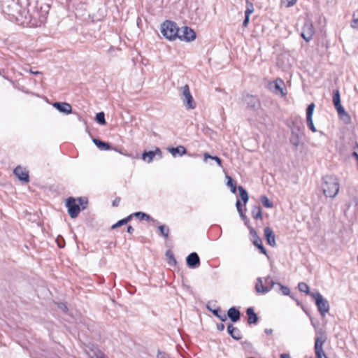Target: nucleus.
Masks as SVG:
<instances>
[{"mask_svg": "<svg viewBox=\"0 0 358 358\" xmlns=\"http://www.w3.org/2000/svg\"><path fill=\"white\" fill-rule=\"evenodd\" d=\"M250 235L252 237L253 244L260 250L262 254L266 255V250L262 245V239L258 236L257 231L252 228L249 227Z\"/></svg>", "mask_w": 358, "mask_h": 358, "instance_id": "nucleus-10", "label": "nucleus"}, {"mask_svg": "<svg viewBox=\"0 0 358 358\" xmlns=\"http://www.w3.org/2000/svg\"><path fill=\"white\" fill-rule=\"evenodd\" d=\"M120 201V198H116L113 201V206H117L119 205V203Z\"/></svg>", "mask_w": 358, "mask_h": 358, "instance_id": "nucleus-51", "label": "nucleus"}, {"mask_svg": "<svg viewBox=\"0 0 358 358\" xmlns=\"http://www.w3.org/2000/svg\"><path fill=\"white\" fill-rule=\"evenodd\" d=\"M315 304L322 317H324L329 312L330 305L329 301L319 292H315Z\"/></svg>", "mask_w": 358, "mask_h": 358, "instance_id": "nucleus-4", "label": "nucleus"}, {"mask_svg": "<svg viewBox=\"0 0 358 358\" xmlns=\"http://www.w3.org/2000/svg\"><path fill=\"white\" fill-rule=\"evenodd\" d=\"M289 354H286V353H284V354H281L280 355V358H289Z\"/></svg>", "mask_w": 358, "mask_h": 358, "instance_id": "nucleus-54", "label": "nucleus"}, {"mask_svg": "<svg viewBox=\"0 0 358 358\" xmlns=\"http://www.w3.org/2000/svg\"><path fill=\"white\" fill-rule=\"evenodd\" d=\"M298 287L301 292H305L306 294L309 293V287L306 283L300 282L299 283Z\"/></svg>", "mask_w": 358, "mask_h": 358, "instance_id": "nucleus-41", "label": "nucleus"}, {"mask_svg": "<svg viewBox=\"0 0 358 358\" xmlns=\"http://www.w3.org/2000/svg\"><path fill=\"white\" fill-rule=\"evenodd\" d=\"M156 153H161V151L159 148H157L155 151L144 152L142 155V159L146 161L148 163H150Z\"/></svg>", "mask_w": 358, "mask_h": 358, "instance_id": "nucleus-23", "label": "nucleus"}, {"mask_svg": "<svg viewBox=\"0 0 358 358\" xmlns=\"http://www.w3.org/2000/svg\"><path fill=\"white\" fill-rule=\"evenodd\" d=\"M182 94L180 98L187 110L194 109L196 108V103L191 94L189 87L187 85H184L181 87Z\"/></svg>", "mask_w": 358, "mask_h": 358, "instance_id": "nucleus-5", "label": "nucleus"}, {"mask_svg": "<svg viewBox=\"0 0 358 358\" xmlns=\"http://www.w3.org/2000/svg\"><path fill=\"white\" fill-rule=\"evenodd\" d=\"M277 285L284 295H289L290 294L289 289L287 287L282 285L280 283H277Z\"/></svg>", "mask_w": 358, "mask_h": 358, "instance_id": "nucleus-43", "label": "nucleus"}, {"mask_svg": "<svg viewBox=\"0 0 358 358\" xmlns=\"http://www.w3.org/2000/svg\"><path fill=\"white\" fill-rule=\"evenodd\" d=\"M236 208H237V210L238 212L240 214V216L244 219L245 217V215L243 214V209H242V204L241 203V201L239 200H237L236 201Z\"/></svg>", "mask_w": 358, "mask_h": 358, "instance_id": "nucleus-42", "label": "nucleus"}, {"mask_svg": "<svg viewBox=\"0 0 358 358\" xmlns=\"http://www.w3.org/2000/svg\"><path fill=\"white\" fill-rule=\"evenodd\" d=\"M58 308L59 309L62 310L64 312H66L67 310L66 306L62 303H58Z\"/></svg>", "mask_w": 358, "mask_h": 358, "instance_id": "nucleus-49", "label": "nucleus"}, {"mask_svg": "<svg viewBox=\"0 0 358 358\" xmlns=\"http://www.w3.org/2000/svg\"><path fill=\"white\" fill-rule=\"evenodd\" d=\"M171 257L172 258V259L173 260L174 262H176V259H174V257H173V255L171 256Z\"/></svg>", "mask_w": 358, "mask_h": 358, "instance_id": "nucleus-57", "label": "nucleus"}, {"mask_svg": "<svg viewBox=\"0 0 358 358\" xmlns=\"http://www.w3.org/2000/svg\"><path fill=\"white\" fill-rule=\"evenodd\" d=\"M341 101L340 92L338 90L334 91L333 102Z\"/></svg>", "mask_w": 358, "mask_h": 358, "instance_id": "nucleus-45", "label": "nucleus"}, {"mask_svg": "<svg viewBox=\"0 0 358 358\" xmlns=\"http://www.w3.org/2000/svg\"><path fill=\"white\" fill-rule=\"evenodd\" d=\"M322 190L327 197H335L339 191V182L336 178L332 176H325L322 179Z\"/></svg>", "mask_w": 358, "mask_h": 358, "instance_id": "nucleus-1", "label": "nucleus"}, {"mask_svg": "<svg viewBox=\"0 0 358 358\" xmlns=\"http://www.w3.org/2000/svg\"><path fill=\"white\" fill-rule=\"evenodd\" d=\"M264 236L266 241L271 246L275 245V236L273 231L268 227L264 228Z\"/></svg>", "mask_w": 358, "mask_h": 358, "instance_id": "nucleus-15", "label": "nucleus"}, {"mask_svg": "<svg viewBox=\"0 0 358 358\" xmlns=\"http://www.w3.org/2000/svg\"><path fill=\"white\" fill-rule=\"evenodd\" d=\"M317 358H328L324 352V351H322L315 353Z\"/></svg>", "mask_w": 358, "mask_h": 358, "instance_id": "nucleus-48", "label": "nucleus"}, {"mask_svg": "<svg viewBox=\"0 0 358 358\" xmlns=\"http://www.w3.org/2000/svg\"><path fill=\"white\" fill-rule=\"evenodd\" d=\"M227 316L233 322H236L240 320V311L235 307H231L228 310Z\"/></svg>", "mask_w": 358, "mask_h": 358, "instance_id": "nucleus-18", "label": "nucleus"}, {"mask_svg": "<svg viewBox=\"0 0 358 358\" xmlns=\"http://www.w3.org/2000/svg\"><path fill=\"white\" fill-rule=\"evenodd\" d=\"M249 358H255V357H249Z\"/></svg>", "mask_w": 358, "mask_h": 358, "instance_id": "nucleus-59", "label": "nucleus"}, {"mask_svg": "<svg viewBox=\"0 0 358 358\" xmlns=\"http://www.w3.org/2000/svg\"><path fill=\"white\" fill-rule=\"evenodd\" d=\"M246 313L248 315V324H256L258 322V316L255 313L253 308L250 307V308H247Z\"/></svg>", "mask_w": 358, "mask_h": 358, "instance_id": "nucleus-17", "label": "nucleus"}, {"mask_svg": "<svg viewBox=\"0 0 358 358\" xmlns=\"http://www.w3.org/2000/svg\"><path fill=\"white\" fill-rule=\"evenodd\" d=\"M208 309L211 311L216 317H217L222 322H224L227 320V315L222 313L220 308L212 309L208 306H207Z\"/></svg>", "mask_w": 358, "mask_h": 358, "instance_id": "nucleus-24", "label": "nucleus"}, {"mask_svg": "<svg viewBox=\"0 0 358 358\" xmlns=\"http://www.w3.org/2000/svg\"><path fill=\"white\" fill-rule=\"evenodd\" d=\"M90 358H106L105 355L98 348L91 350V354H89Z\"/></svg>", "mask_w": 358, "mask_h": 358, "instance_id": "nucleus-28", "label": "nucleus"}, {"mask_svg": "<svg viewBox=\"0 0 358 358\" xmlns=\"http://www.w3.org/2000/svg\"><path fill=\"white\" fill-rule=\"evenodd\" d=\"M96 121L101 125H105L106 124L105 120V114L103 112H99L96 115Z\"/></svg>", "mask_w": 358, "mask_h": 358, "instance_id": "nucleus-32", "label": "nucleus"}, {"mask_svg": "<svg viewBox=\"0 0 358 358\" xmlns=\"http://www.w3.org/2000/svg\"><path fill=\"white\" fill-rule=\"evenodd\" d=\"M351 27L353 29H358V10L352 14Z\"/></svg>", "mask_w": 358, "mask_h": 358, "instance_id": "nucleus-35", "label": "nucleus"}, {"mask_svg": "<svg viewBox=\"0 0 358 358\" xmlns=\"http://www.w3.org/2000/svg\"><path fill=\"white\" fill-rule=\"evenodd\" d=\"M227 331L234 339L238 341L241 338V331L231 324L227 326Z\"/></svg>", "mask_w": 358, "mask_h": 358, "instance_id": "nucleus-19", "label": "nucleus"}, {"mask_svg": "<svg viewBox=\"0 0 358 358\" xmlns=\"http://www.w3.org/2000/svg\"><path fill=\"white\" fill-rule=\"evenodd\" d=\"M227 178L228 179L227 185L231 187V192L235 194L236 192V183L234 182L232 178L230 176H227Z\"/></svg>", "mask_w": 358, "mask_h": 358, "instance_id": "nucleus-37", "label": "nucleus"}, {"mask_svg": "<svg viewBox=\"0 0 358 358\" xmlns=\"http://www.w3.org/2000/svg\"><path fill=\"white\" fill-rule=\"evenodd\" d=\"M296 0H281V4H285L287 8L293 6Z\"/></svg>", "mask_w": 358, "mask_h": 358, "instance_id": "nucleus-44", "label": "nucleus"}, {"mask_svg": "<svg viewBox=\"0 0 358 358\" xmlns=\"http://www.w3.org/2000/svg\"><path fill=\"white\" fill-rule=\"evenodd\" d=\"M30 72H31L32 74H34V75H38V74H40V73H41V72H39V71H31H31H30Z\"/></svg>", "mask_w": 358, "mask_h": 358, "instance_id": "nucleus-56", "label": "nucleus"}, {"mask_svg": "<svg viewBox=\"0 0 358 358\" xmlns=\"http://www.w3.org/2000/svg\"><path fill=\"white\" fill-rule=\"evenodd\" d=\"M313 112V103H311L310 104L308 105V106L307 108L306 119H307L308 126L312 131H313V122L312 120Z\"/></svg>", "mask_w": 358, "mask_h": 358, "instance_id": "nucleus-20", "label": "nucleus"}, {"mask_svg": "<svg viewBox=\"0 0 358 358\" xmlns=\"http://www.w3.org/2000/svg\"><path fill=\"white\" fill-rule=\"evenodd\" d=\"M327 336L325 332L320 331L317 332V336L315 341V352L324 351L323 345L326 342Z\"/></svg>", "mask_w": 358, "mask_h": 358, "instance_id": "nucleus-9", "label": "nucleus"}, {"mask_svg": "<svg viewBox=\"0 0 358 358\" xmlns=\"http://www.w3.org/2000/svg\"><path fill=\"white\" fill-rule=\"evenodd\" d=\"M243 101L247 104L248 107L252 110H255L259 106V101L258 98L249 94H247L243 96Z\"/></svg>", "mask_w": 358, "mask_h": 358, "instance_id": "nucleus-12", "label": "nucleus"}, {"mask_svg": "<svg viewBox=\"0 0 358 358\" xmlns=\"http://www.w3.org/2000/svg\"><path fill=\"white\" fill-rule=\"evenodd\" d=\"M131 217H132V215H130L128 217H127L126 218H124V219L118 221L116 224H115L112 226V228L115 229V228L122 226L123 224H126L127 222H129L130 221V220L131 219Z\"/></svg>", "mask_w": 358, "mask_h": 358, "instance_id": "nucleus-34", "label": "nucleus"}, {"mask_svg": "<svg viewBox=\"0 0 358 358\" xmlns=\"http://www.w3.org/2000/svg\"><path fill=\"white\" fill-rule=\"evenodd\" d=\"M53 106L59 112L70 114L72 111L71 106L66 102H55Z\"/></svg>", "mask_w": 358, "mask_h": 358, "instance_id": "nucleus-14", "label": "nucleus"}, {"mask_svg": "<svg viewBox=\"0 0 358 358\" xmlns=\"http://www.w3.org/2000/svg\"><path fill=\"white\" fill-rule=\"evenodd\" d=\"M14 174L20 181L28 182L29 181V172L22 169L20 166H17L13 171Z\"/></svg>", "mask_w": 358, "mask_h": 358, "instance_id": "nucleus-13", "label": "nucleus"}, {"mask_svg": "<svg viewBox=\"0 0 358 358\" xmlns=\"http://www.w3.org/2000/svg\"><path fill=\"white\" fill-rule=\"evenodd\" d=\"M255 289L257 292L267 293L271 290V287L268 285H264L262 279L261 278H257V282L255 285Z\"/></svg>", "mask_w": 358, "mask_h": 358, "instance_id": "nucleus-22", "label": "nucleus"}, {"mask_svg": "<svg viewBox=\"0 0 358 358\" xmlns=\"http://www.w3.org/2000/svg\"><path fill=\"white\" fill-rule=\"evenodd\" d=\"M134 231V229L131 227V226H128L127 227V231L129 234H132Z\"/></svg>", "mask_w": 358, "mask_h": 358, "instance_id": "nucleus-53", "label": "nucleus"}, {"mask_svg": "<svg viewBox=\"0 0 358 358\" xmlns=\"http://www.w3.org/2000/svg\"><path fill=\"white\" fill-rule=\"evenodd\" d=\"M3 12L8 15L15 18L17 21L20 20V6L14 0L8 1L3 4Z\"/></svg>", "mask_w": 358, "mask_h": 358, "instance_id": "nucleus-3", "label": "nucleus"}, {"mask_svg": "<svg viewBox=\"0 0 358 358\" xmlns=\"http://www.w3.org/2000/svg\"><path fill=\"white\" fill-rule=\"evenodd\" d=\"M282 85H284V83L282 80H277L274 83V88L276 93H280L282 95H284L285 93L282 91Z\"/></svg>", "mask_w": 358, "mask_h": 358, "instance_id": "nucleus-30", "label": "nucleus"}, {"mask_svg": "<svg viewBox=\"0 0 358 358\" xmlns=\"http://www.w3.org/2000/svg\"><path fill=\"white\" fill-rule=\"evenodd\" d=\"M301 35L304 38V40L306 41H310L313 36V29L312 28V24H305Z\"/></svg>", "mask_w": 358, "mask_h": 358, "instance_id": "nucleus-16", "label": "nucleus"}, {"mask_svg": "<svg viewBox=\"0 0 358 358\" xmlns=\"http://www.w3.org/2000/svg\"><path fill=\"white\" fill-rule=\"evenodd\" d=\"M238 190L241 199L245 203L249 199L247 191L242 186H238Z\"/></svg>", "mask_w": 358, "mask_h": 358, "instance_id": "nucleus-27", "label": "nucleus"}, {"mask_svg": "<svg viewBox=\"0 0 358 358\" xmlns=\"http://www.w3.org/2000/svg\"><path fill=\"white\" fill-rule=\"evenodd\" d=\"M260 200L265 208H271L273 206V203L265 195L261 196Z\"/></svg>", "mask_w": 358, "mask_h": 358, "instance_id": "nucleus-31", "label": "nucleus"}, {"mask_svg": "<svg viewBox=\"0 0 358 358\" xmlns=\"http://www.w3.org/2000/svg\"><path fill=\"white\" fill-rule=\"evenodd\" d=\"M56 241L57 243V245L59 248H62L64 247V241L62 238H60V237H57V238L56 239Z\"/></svg>", "mask_w": 358, "mask_h": 358, "instance_id": "nucleus-46", "label": "nucleus"}, {"mask_svg": "<svg viewBox=\"0 0 358 358\" xmlns=\"http://www.w3.org/2000/svg\"><path fill=\"white\" fill-rule=\"evenodd\" d=\"M186 263L188 267L196 268L200 266V258L196 252L190 253L186 258Z\"/></svg>", "mask_w": 358, "mask_h": 358, "instance_id": "nucleus-11", "label": "nucleus"}, {"mask_svg": "<svg viewBox=\"0 0 358 358\" xmlns=\"http://www.w3.org/2000/svg\"><path fill=\"white\" fill-rule=\"evenodd\" d=\"M66 206L68 208V213L70 217L73 219L77 217L80 211V207L76 202V199L73 197H69L66 199Z\"/></svg>", "mask_w": 358, "mask_h": 358, "instance_id": "nucleus-6", "label": "nucleus"}, {"mask_svg": "<svg viewBox=\"0 0 358 358\" xmlns=\"http://www.w3.org/2000/svg\"><path fill=\"white\" fill-rule=\"evenodd\" d=\"M204 158H205V159H206L208 158L214 159L220 166H222V160L217 156H211L208 153H205Z\"/></svg>", "mask_w": 358, "mask_h": 358, "instance_id": "nucleus-40", "label": "nucleus"}, {"mask_svg": "<svg viewBox=\"0 0 358 358\" xmlns=\"http://www.w3.org/2000/svg\"><path fill=\"white\" fill-rule=\"evenodd\" d=\"M250 15L245 14V19H244V20L243 22V24H242L243 27H248L249 20H250Z\"/></svg>", "mask_w": 358, "mask_h": 358, "instance_id": "nucleus-47", "label": "nucleus"}, {"mask_svg": "<svg viewBox=\"0 0 358 358\" xmlns=\"http://www.w3.org/2000/svg\"><path fill=\"white\" fill-rule=\"evenodd\" d=\"M76 202L79 204V206H82L83 209H85L87 205V200L85 198L79 197L76 199Z\"/></svg>", "mask_w": 358, "mask_h": 358, "instance_id": "nucleus-39", "label": "nucleus"}, {"mask_svg": "<svg viewBox=\"0 0 358 358\" xmlns=\"http://www.w3.org/2000/svg\"><path fill=\"white\" fill-rule=\"evenodd\" d=\"M178 38L181 41H194L196 38V34L194 31L188 27H183L181 29L179 30Z\"/></svg>", "mask_w": 358, "mask_h": 358, "instance_id": "nucleus-7", "label": "nucleus"}, {"mask_svg": "<svg viewBox=\"0 0 358 358\" xmlns=\"http://www.w3.org/2000/svg\"><path fill=\"white\" fill-rule=\"evenodd\" d=\"M168 150L173 157H176L177 155L182 156L187 152L186 148L182 145H179L176 148H169Z\"/></svg>", "mask_w": 358, "mask_h": 358, "instance_id": "nucleus-21", "label": "nucleus"}, {"mask_svg": "<svg viewBox=\"0 0 358 358\" xmlns=\"http://www.w3.org/2000/svg\"><path fill=\"white\" fill-rule=\"evenodd\" d=\"M273 332V330L271 329H265V333L266 334H271Z\"/></svg>", "mask_w": 358, "mask_h": 358, "instance_id": "nucleus-55", "label": "nucleus"}, {"mask_svg": "<svg viewBox=\"0 0 358 358\" xmlns=\"http://www.w3.org/2000/svg\"><path fill=\"white\" fill-rule=\"evenodd\" d=\"M135 216L136 217L138 218L140 220H148V221H150V220H152V217L145 213H143V212H136V213H134V214H132V216Z\"/></svg>", "mask_w": 358, "mask_h": 358, "instance_id": "nucleus-29", "label": "nucleus"}, {"mask_svg": "<svg viewBox=\"0 0 358 358\" xmlns=\"http://www.w3.org/2000/svg\"><path fill=\"white\" fill-rule=\"evenodd\" d=\"M251 213H252V216L253 218H255L256 220L262 218V209L259 206H255L252 208Z\"/></svg>", "mask_w": 358, "mask_h": 358, "instance_id": "nucleus-26", "label": "nucleus"}, {"mask_svg": "<svg viewBox=\"0 0 358 358\" xmlns=\"http://www.w3.org/2000/svg\"><path fill=\"white\" fill-rule=\"evenodd\" d=\"M160 235L164 236L165 238H168L169 234V229L166 225H160L158 227Z\"/></svg>", "mask_w": 358, "mask_h": 358, "instance_id": "nucleus-33", "label": "nucleus"}, {"mask_svg": "<svg viewBox=\"0 0 358 358\" xmlns=\"http://www.w3.org/2000/svg\"><path fill=\"white\" fill-rule=\"evenodd\" d=\"M336 110H337L339 118L346 124L351 122L350 115L345 111L341 101L334 102Z\"/></svg>", "mask_w": 358, "mask_h": 358, "instance_id": "nucleus-8", "label": "nucleus"}, {"mask_svg": "<svg viewBox=\"0 0 358 358\" xmlns=\"http://www.w3.org/2000/svg\"><path fill=\"white\" fill-rule=\"evenodd\" d=\"M246 10L245 14L251 15L254 12V6L249 0H245Z\"/></svg>", "mask_w": 358, "mask_h": 358, "instance_id": "nucleus-36", "label": "nucleus"}, {"mask_svg": "<svg viewBox=\"0 0 358 358\" xmlns=\"http://www.w3.org/2000/svg\"><path fill=\"white\" fill-rule=\"evenodd\" d=\"M157 358H169L164 352H159Z\"/></svg>", "mask_w": 358, "mask_h": 358, "instance_id": "nucleus-50", "label": "nucleus"}, {"mask_svg": "<svg viewBox=\"0 0 358 358\" xmlns=\"http://www.w3.org/2000/svg\"><path fill=\"white\" fill-rule=\"evenodd\" d=\"M180 29L172 21L166 20L161 25L162 35L170 41H173L178 37Z\"/></svg>", "mask_w": 358, "mask_h": 358, "instance_id": "nucleus-2", "label": "nucleus"}, {"mask_svg": "<svg viewBox=\"0 0 358 358\" xmlns=\"http://www.w3.org/2000/svg\"><path fill=\"white\" fill-rule=\"evenodd\" d=\"M310 320L311 321V323L313 324V319L311 317L310 318Z\"/></svg>", "mask_w": 358, "mask_h": 358, "instance_id": "nucleus-58", "label": "nucleus"}, {"mask_svg": "<svg viewBox=\"0 0 358 358\" xmlns=\"http://www.w3.org/2000/svg\"><path fill=\"white\" fill-rule=\"evenodd\" d=\"M93 143L101 150L110 149V145L108 143L103 142L98 138H93Z\"/></svg>", "mask_w": 358, "mask_h": 358, "instance_id": "nucleus-25", "label": "nucleus"}, {"mask_svg": "<svg viewBox=\"0 0 358 358\" xmlns=\"http://www.w3.org/2000/svg\"><path fill=\"white\" fill-rule=\"evenodd\" d=\"M217 328L219 331H223L224 329V325L222 323L218 324Z\"/></svg>", "mask_w": 358, "mask_h": 358, "instance_id": "nucleus-52", "label": "nucleus"}, {"mask_svg": "<svg viewBox=\"0 0 358 358\" xmlns=\"http://www.w3.org/2000/svg\"><path fill=\"white\" fill-rule=\"evenodd\" d=\"M275 285H277V282H275L271 277L268 276L265 278L264 285H268V287L272 289Z\"/></svg>", "mask_w": 358, "mask_h": 358, "instance_id": "nucleus-38", "label": "nucleus"}]
</instances>
